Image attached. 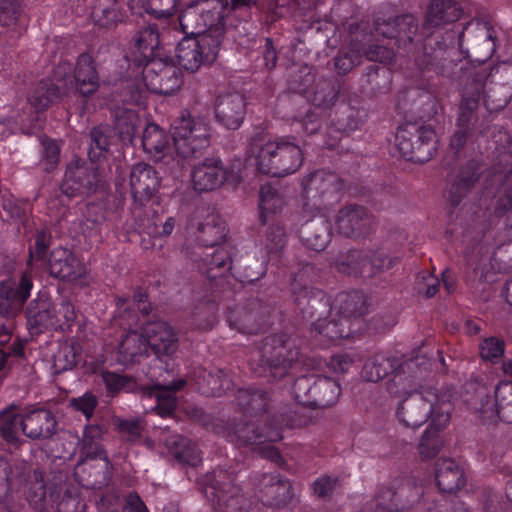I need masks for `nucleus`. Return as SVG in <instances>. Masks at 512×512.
<instances>
[{
    "label": "nucleus",
    "mask_w": 512,
    "mask_h": 512,
    "mask_svg": "<svg viewBox=\"0 0 512 512\" xmlns=\"http://www.w3.org/2000/svg\"><path fill=\"white\" fill-rule=\"evenodd\" d=\"M71 72L72 64L68 61H61L53 72L54 80L58 83L51 80H42L38 83L29 98L36 111L46 110L51 103L63 96L67 79H70L75 94L83 98L94 94L98 90V73L94 60L88 53H82L78 56L72 77Z\"/></svg>",
    "instance_id": "nucleus-11"
},
{
    "label": "nucleus",
    "mask_w": 512,
    "mask_h": 512,
    "mask_svg": "<svg viewBox=\"0 0 512 512\" xmlns=\"http://www.w3.org/2000/svg\"><path fill=\"white\" fill-rule=\"evenodd\" d=\"M171 137L177 156L182 159L197 158L210 146L209 119L184 111L171 125Z\"/></svg>",
    "instance_id": "nucleus-17"
},
{
    "label": "nucleus",
    "mask_w": 512,
    "mask_h": 512,
    "mask_svg": "<svg viewBox=\"0 0 512 512\" xmlns=\"http://www.w3.org/2000/svg\"><path fill=\"white\" fill-rule=\"evenodd\" d=\"M108 106L114 119L113 133L122 142H130L137 130L139 116L132 106L145 104L146 92L137 80H125L113 72L107 80Z\"/></svg>",
    "instance_id": "nucleus-12"
},
{
    "label": "nucleus",
    "mask_w": 512,
    "mask_h": 512,
    "mask_svg": "<svg viewBox=\"0 0 512 512\" xmlns=\"http://www.w3.org/2000/svg\"><path fill=\"white\" fill-rule=\"evenodd\" d=\"M505 347L504 340L495 336L485 337L479 343L480 356L484 361L496 364L502 359Z\"/></svg>",
    "instance_id": "nucleus-59"
},
{
    "label": "nucleus",
    "mask_w": 512,
    "mask_h": 512,
    "mask_svg": "<svg viewBox=\"0 0 512 512\" xmlns=\"http://www.w3.org/2000/svg\"><path fill=\"white\" fill-rule=\"evenodd\" d=\"M461 15L462 8L457 2L431 0L421 25L412 14L383 21L377 18L373 24H351L350 43L341 47L333 59L335 71L348 74L363 56L381 64L407 57L415 67L412 77L416 78L418 89L430 100L437 87L435 79L456 74L455 33H442L441 27L457 21Z\"/></svg>",
    "instance_id": "nucleus-1"
},
{
    "label": "nucleus",
    "mask_w": 512,
    "mask_h": 512,
    "mask_svg": "<svg viewBox=\"0 0 512 512\" xmlns=\"http://www.w3.org/2000/svg\"><path fill=\"white\" fill-rule=\"evenodd\" d=\"M99 428L97 426H87L84 430V437L80 447V459L74 468L73 476L75 480L85 488H96V483L90 480H85L80 476L83 466L92 460H103L106 464L109 463L106 451L102 445L94 440V436L98 434Z\"/></svg>",
    "instance_id": "nucleus-35"
},
{
    "label": "nucleus",
    "mask_w": 512,
    "mask_h": 512,
    "mask_svg": "<svg viewBox=\"0 0 512 512\" xmlns=\"http://www.w3.org/2000/svg\"><path fill=\"white\" fill-rule=\"evenodd\" d=\"M201 15V24L208 36L217 37L222 43L225 32V17L228 3L224 0H198Z\"/></svg>",
    "instance_id": "nucleus-40"
},
{
    "label": "nucleus",
    "mask_w": 512,
    "mask_h": 512,
    "mask_svg": "<svg viewBox=\"0 0 512 512\" xmlns=\"http://www.w3.org/2000/svg\"><path fill=\"white\" fill-rule=\"evenodd\" d=\"M116 306L128 317V330L118 347V361L123 365L135 363L148 349L158 358L177 350L178 337L173 327L164 320L149 319L152 308L145 289L136 288L132 297H118Z\"/></svg>",
    "instance_id": "nucleus-6"
},
{
    "label": "nucleus",
    "mask_w": 512,
    "mask_h": 512,
    "mask_svg": "<svg viewBox=\"0 0 512 512\" xmlns=\"http://www.w3.org/2000/svg\"><path fill=\"white\" fill-rule=\"evenodd\" d=\"M48 267L51 276L68 282H77L86 275L83 262L72 251L63 247L51 251Z\"/></svg>",
    "instance_id": "nucleus-32"
},
{
    "label": "nucleus",
    "mask_w": 512,
    "mask_h": 512,
    "mask_svg": "<svg viewBox=\"0 0 512 512\" xmlns=\"http://www.w3.org/2000/svg\"><path fill=\"white\" fill-rule=\"evenodd\" d=\"M144 151L156 162L170 157L171 147L166 133L154 123L147 124L142 136Z\"/></svg>",
    "instance_id": "nucleus-51"
},
{
    "label": "nucleus",
    "mask_w": 512,
    "mask_h": 512,
    "mask_svg": "<svg viewBox=\"0 0 512 512\" xmlns=\"http://www.w3.org/2000/svg\"><path fill=\"white\" fill-rule=\"evenodd\" d=\"M115 140L113 129L108 125H98L90 131L88 157L91 163H97L105 158L109 147Z\"/></svg>",
    "instance_id": "nucleus-55"
},
{
    "label": "nucleus",
    "mask_w": 512,
    "mask_h": 512,
    "mask_svg": "<svg viewBox=\"0 0 512 512\" xmlns=\"http://www.w3.org/2000/svg\"><path fill=\"white\" fill-rule=\"evenodd\" d=\"M286 245L285 229L282 225L272 224L266 232L264 245L265 258L270 267L284 270L287 264L284 261V248ZM285 273V271H283Z\"/></svg>",
    "instance_id": "nucleus-50"
},
{
    "label": "nucleus",
    "mask_w": 512,
    "mask_h": 512,
    "mask_svg": "<svg viewBox=\"0 0 512 512\" xmlns=\"http://www.w3.org/2000/svg\"><path fill=\"white\" fill-rule=\"evenodd\" d=\"M319 278V270L309 262H299L297 271L292 272L291 293L301 312L313 314L317 310L315 303H324V306L329 307L330 312H335L336 316L345 317L350 325L364 332L366 326L362 318L368 312L365 294L360 290L343 291L338 293L331 302L323 290L314 286Z\"/></svg>",
    "instance_id": "nucleus-9"
},
{
    "label": "nucleus",
    "mask_w": 512,
    "mask_h": 512,
    "mask_svg": "<svg viewBox=\"0 0 512 512\" xmlns=\"http://www.w3.org/2000/svg\"><path fill=\"white\" fill-rule=\"evenodd\" d=\"M247 102L240 93L217 96L214 103L215 121L227 130H238L246 117Z\"/></svg>",
    "instance_id": "nucleus-31"
},
{
    "label": "nucleus",
    "mask_w": 512,
    "mask_h": 512,
    "mask_svg": "<svg viewBox=\"0 0 512 512\" xmlns=\"http://www.w3.org/2000/svg\"><path fill=\"white\" fill-rule=\"evenodd\" d=\"M225 225L213 218L200 223L196 233L197 248L189 253L193 268L200 273V289L193 290L197 302L194 317L203 315L197 324L200 330H210L216 322V313L222 300L230 295L226 275L232 267V252L227 243Z\"/></svg>",
    "instance_id": "nucleus-4"
},
{
    "label": "nucleus",
    "mask_w": 512,
    "mask_h": 512,
    "mask_svg": "<svg viewBox=\"0 0 512 512\" xmlns=\"http://www.w3.org/2000/svg\"><path fill=\"white\" fill-rule=\"evenodd\" d=\"M283 196L279 191L270 184H264L259 191V220L262 225L268 222L277 214L284 206Z\"/></svg>",
    "instance_id": "nucleus-54"
},
{
    "label": "nucleus",
    "mask_w": 512,
    "mask_h": 512,
    "mask_svg": "<svg viewBox=\"0 0 512 512\" xmlns=\"http://www.w3.org/2000/svg\"><path fill=\"white\" fill-rule=\"evenodd\" d=\"M254 497L264 506L284 508L293 498L290 481L279 473H258L250 476Z\"/></svg>",
    "instance_id": "nucleus-25"
},
{
    "label": "nucleus",
    "mask_w": 512,
    "mask_h": 512,
    "mask_svg": "<svg viewBox=\"0 0 512 512\" xmlns=\"http://www.w3.org/2000/svg\"><path fill=\"white\" fill-rule=\"evenodd\" d=\"M399 261V256L390 255L383 249H352L338 256L335 267L338 272L348 276L370 278L378 272L393 268Z\"/></svg>",
    "instance_id": "nucleus-20"
},
{
    "label": "nucleus",
    "mask_w": 512,
    "mask_h": 512,
    "mask_svg": "<svg viewBox=\"0 0 512 512\" xmlns=\"http://www.w3.org/2000/svg\"><path fill=\"white\" fill-rule=\"evenodd\" d=\"M235 399L242 416L223 427L222 436L238 448H249L281 465L283 458L272 443L283 438L285 429L305 427L312 421L310 413L305 410L306 406L299 404L279 415H271L268 411L269 395L258 387L238 389Z\"/></svg>",
    "instance_id": "nucleus-3"
},
{
    "label": "nucleus",
    "mask_w": 512,
    "mask_h": 512,
    "mask_svg": "<svg viewBox=\"0 0 512 512\" xmlns=\"http://www.w3.org/2000/svg\"><path fill=\"white\" fill-rule=\"evenodd\" d=\"M21 4L22 0H0V26L11 27L17 24Z\"/></svg>",
    "instance_id": "nucleus-64"
},
{
    "label": "nucleus",
    "mask_w": 512,
    "mask_h": 512,
    "mask_svg": "<svg viewBox=\"0 0 512 512\" xmlns=\"http://www.w3.org/2000/svg\"><path fill=\"white\" fill-rule=\"evenodd\" d=\"M240 473L238 465L219 466L198 479L201 492L215 512H248V500L237 484Z\"/></svg>",
    "instance_id": "nucleus-14"
},
{
    "label": "nucleus",
    "mask_w": 512,
    "mask_h": 512,
    "mask_svg": "<svg viewBox=\"0 0 512 512\" xmlns=\"http://www.w3.org/2000/svg\"><path fill=\"white\" fill-rule=\"evenodd\" d=\"M449 421L450 412L448 411H441L430 421L418 446L419 453L424 459H431L438 455L443 445L440 432L447 426Z\"/></svg>",
    "instance_id": "nucleus-44"
},
{
    "label": "nucleus",
    "mask_w": 512,
    "mask_h": 512,
    "mask_svg": "<svg viewBox=\"0 0 512 512\" xmlns=\"http://www.w3.org/2000/svg\"><path fill=\"white\" fill-rule=\"evenodd\" d=\"M120 2L127 0H92L90 16L94 24L100 28H111L122 23L127 17Z\"/></svg>",
    "instance_id": "nucleus-46"
},
{
    "label": "nucleus",
    "mask_w": 512,
    "mask_h": 512,
    "mask_svg": "<svg viewBox=\"0 0 512 512\" xmlns=\"http://www.w3.org/2000/svg\"><path fill=\"white\" fill-rule=\"evenodd\" d=\"M306 216V214H304ZM309 214H307L308 216ZM299 230V236L304 245L314 251H322L331 240L332 226L324 212L310 214Z\"/></svg>",
    "instance_id": "nucleus-37"
},
{
    "label": "nucleus",
    "mask_w": 512,
    "mask_h": 512,
    "mask_svg": "<svg viewBox=\"0 0 512 512\" xmlns=\"http://www.w3.org/2000/svg\"><path fill=\"white\" fill-rule=\"evenodd\" d=\"M22 427V413H19L15 406L0 411V437L7 445L14 448L21 446Z\"/></svg>",
    "instance_id": "nucleus-52"
},
{
    "label": "nucleus",
    "mask_w": 512,
    "mask_h": 512,
    "mask_svg": "<svg viewBox=\"0 0 512 512\" xmlns=\"http://www.w3.org/2000/svg\"><path fill=\"white\" fill-rule=\"evenodd\" d=\"M135 227L143 233L153 235L155 237H168L172 234L176 226V219L173 216L166 218L164 223L159 226V214L157 210L149 207L145 211L137 210L133 212Z\"/></svg>",
    "instance_id": "nucleus-49"
},
{
    "label": "nucleus",
    "mask_w": 512,
    "mask_h": 512,
    "mask_svg": "<svg viewBox=\"0 0 512 512\" xmlns=\"http://www.w3.org/2000/svg\"><path fill=\"white\" fill-rule=\"evenodd\" d=\"M25 465L13 467L0 457V504L10 492L22 490L26 500L39 512H85L78 488L68 483L69 472L52 471L46 477L34 470L26 476Z\"/></svg>",
    "instance_id": "nucleus-5"
},
{
    "label": "nucleus",
    "mask_w": 512,
    "mask_h": 512,
    "mask_svg": "<svg viewBox=\"0 0 512 512\" xmlns=\"http://www.w3.org/2000/svg\"><path fill=\"white\" fill-rule=\"evenodd\" d=\"M53 318L55 319V330H64L70 327L76 319L74 306L67 300L52 304Z\"/></svg>",
    "instance_id": "nucleus-61"
},
{
    "label": "nucleus",
    "mask_w": 512,
    "mask_h": 512,
    "mask_svg": "<svg viewBox=\"0 0 512 512\" xmlns=\"http://www.w3.org/2000/svg\"><path fill=\"white\" fill-rule=\"evenodd\" d=\"M98 403V398L92 392L87 391L81 396L69 399L68 407L74 412L81 413L89 421L93 417Z\"/></svg>",
    "instance_id": "nucleus-60"
},
{
    "label": "nucleus",
    "mask_w": 512,
    "mask_h": 512,
    "mask_svg": "<svg viewBox=\"0 0 512 512\" xmlns=\"http://www.w3.org/2000/svg\"><path fill=\"white\" fill-rule=\"evenodd\" d=\"M186 384V379L178 378L167 385H154L149 390L148 395L150 398L155 399V406L152 408L155 414L162 418L173 416L178 404V399L175 394L183 389Z\"/></svg>",
    "instance_id": "nucleus-41"
},
{
    "label": "nucleus",
    "mask_w": 512,
    "mask_h": 512,
    "mask_svg": "<svg viewBox=\"0 0 512 512\" xmlns=\"http://www.w3.org/2000/svg\"><path fill=\"white\" fill-rule=\"evenodd\" d=\"M360 123L358 111L348 104L339 105L335 117L326 127L327 139L324 145L328 149H334L344 135L359 129Z\"/></svg>",
    "instance_id": "nucleus-36"
},
{
    "label": "nucleus",
    "mask_w": 512,
    "mask_h": 512,
    "mask_svg": "<svg viewBox=\"0 0 512 512\" xmlns=\"http://www.w3.org/2000/svg\"><path fill=\"white\" fill-rule=\"evenodd\" d=\"M270 307L254 298L235 307H228L226 321L229 327L242 334H258L269 325Z\"/></svg>",
    "instance_id": "nucleus-24"
},
{
    "label": "nucleus",
    "mask_w": 512,
    "mask_h": 512,
    "mask_svg": "<svg viewBox=\"0 0 512 512\" xmlns=\"http://www.w3.org/2000/svg\"><path fill=\"white\" fill-rule=\"evenodd\" d=\"M487 69L488 73H491L487 78L486 84L484 86V95L490 94L493 98H501L505 94V90H501L498 88L499 85H512V64L503 63L496 67H491L490 65H484L480 68H466L460 67L461 75L460 81L462 85L468 82V73L471 70H482ZM471 82V79L469 80Z\"/></svg>",
    "instance_id": "nucleus-43"
},
{
    "label": "nucleus",
    "mask_w": 512,
    "mask_h": 512,
    "mask_svg": "<svg viewBox=\"0 0 512 512\" xmlns=\"http://www.w3.org/2000/svg\"><path fill=\"white\" fill-rule=\"evenodd\" d=\"M163 38L157 24L140 29L129 51L116 62L114 73L125 80H137L146 93L172 95L178 91L183 84L181 69L172 61L155 58Z\"/></svg>",
    "instance_id": "nucleus-7"
},
{
    "label": "nucleus",
    "mask_w": 512,
    "mask_h": 512,
    "mask_svg": "<svg viewBox=\"0 0 512 512\" xmlns=\"http://www.w3.org/2000/svg\"><path fill=\"white\" fill-rule=\"evenodd\" d=\"M491 73L487 69L471 70L468 73V80L462 87V98L458 108L456 119V130L451 136L450 147L458 154L469 140L484 135L487 124L484 120L479 121L477 111L480 100L488 110H500L506 107L512 100V85H499L498 88L505 90L501 98H493L489 93L484 95V86Z\"/></svg>",
    "instance_id": "nucleus-10"
},
{
    "label": "nucleus",
    "mask_w": 512,
    "mask_h": 512,
    "mask_svg": "<svg viewBox=\"0 0 512 512\" xmlns=\"http://www.w3.org/2000/svg\"><path fill=\"white\" fill-rule=\"evenodd\" d=\"M251 150L255 153L257 170L272 177H284L295 173L304 160L300 146L288 137H279L259 147L252 145Z\"/></svg>",
    "instance_id": "nucleus-15"
},
{
    "label": "nucleus",
    "mask_w": 512,
    "mask_h": 512,
    "mask_svg": "<svg viewBox=\"0 0 512 512\" xmlns=\"http://www.w3.org/2000/svg\"><path fill=\"white\" fill-rule=\"evenodd\" d=\"M483 174V166L477 160H469L447 184L444 197L451 208L458 207L473 190Z\"/></svg>",
    "instance_id": "nucleus-29"
},
{
    "label": "nucleus",
    "mask_w": 512,
    "mask_h": 512,
    "mask_svg": "<svg viewBox=\"0 0 512 512\" xmlns=\"http://www.w3.org/2000/svg\"><path fill=\"white\" fill-rule=\"evenodd\" d=\"M160 176L156 169L146 163L135 164L130 172V188L132 195L131 214L137 210L145 211L147 203L160 187Z\"/></svg>",
    "instance_id": "nucleus-28"
},
{
    "label": "nucleus",
    "mask_w": 512,
    "mask_h": 512,
    "mask_svg": "<svg viewBox=\"0 0 512 512\" xmlns=\"http://www.w3.org/2000/svg\"><path fill=\"white\" fill-rule=\"evenodd\" d=\"M424 362H419V358H410L406 361H400L385 353H376L369 357L362 368V377L369 382H378L391 374L387 382V391L389 394H399L407 391L408 384L404 382L413 377L416 372L421 371Z\"/></svg>",
    "instance_id": "nucleus-16"
},
{
    "label": "nucleus",
    "mask_w": 512,
    "mask_h": 512,
    "mask_svg": "<svg viewBox=\"0 0 512 512\" xmlns=\"http://www.w3.org/2000/svg\"><path fill=\"white\" fill-rule=\"evenodd\" d=\"M50 244V232L45 229L38 230L34 236V245L29 248V261L46 262Z\"/></svg>",
    "instance_id": "nucleus-63"
},
{
    "label": "nucleus",
    "mask_w": 512,
    "mask_h": 512,
    "mask_svg": "<svg viewBox=\"0 0 512 512\" xmlns=\"http://www.w3.org/2000/svg\"><path fill=\"white\" fill-rule=\"evenodd\" d=\"M168 26L169 32H173L175 37L178 34H181L182 37H199L200 35H208L201 24L198 0L186 7L177 20L173 17L168 23Z\"/></svg>",
    "instance_id": "nucleus-47"
},
{
    "label": "nucleus",
    "mask_w": 512,
    "mask_h": 512,
    "mask_svg": "<svg viewBox=\"0 0 512 512\" xmlns=\"http://www.w3.org/2000/svg\"><path fill=\"white\" fill-rule=\"evenodd\" d=\"M101 378L109 397H115L121 391L130 389L131 378L128 376L105 370L101 373Z\"/></svg>",
    "instance_id": "nucleus-62"
},
{
    "label": "nucleus",
    "mask_w": 512,
    "mask_h": 512,
    "mask_svg": "<svg viewBox=\"0 0 512 512\" xmlns=\"http://www.w3.org/2000/svg\"><path fill=\"white\" fill-rule=\"evenodd\" d=\"M311 332L315 337L320 336L326 346L338 340L356 338L363 333L350 325L345 317L336 316L335 312H330L329 318L318 319L313 323Z\"/></svg>",
    "instance_id": "nucleus-34"
},
{
    "label": "nucleus",
    "mask_w": 512,
    "mask_h": 512,
    "mask_svg": "<svg viewBox=\"0 0 512 512\" xmlns=\"http://www.w3.org/2000/svg\"><path fill=\"white\" fill-rule=\"evenodd\" d=\"M340 92V84L333 78H319L314 83L306 100L312 104L305 115L298 121L302 131L307 135H314L322 128L321 114L331 110L335 105Z\"/></svg>",
    "instance_id": "nucleus-22"
},
{
    "label": "nucleus",
    "mask_w": 512,
    "mask_h": 512,
    "mask_svg": "<svg viewBox=\"0 0 512 512\" xmlns=\"http://www.w3.org/2000/svg\"><path fill=\"white\" fill-rule=\"evenodd\" d=\"M167 447L171 456L179 463L195 467L201 462L197 446L187 437L171 436L167 439Z\"/></svg>",
    "instance_id": "nucleus-53"
},
{
    "label": "nucleus",
    "mask_w": 512,
    "mask_h": 512,
    "mask_svg": "<svg viewBox=\"0 0 512 512\" xmlns=\"http://www.w3.org/2000/svg\"><path fill=\"white\" fill-rule=\"evenodd\" d=\"M395 141L400 155L414 163L428 162L437 151L436 132L429 125H401L395 135Z\"/></svg>",
    "instance_id": "nucleus-19"
},
{
    "label": "nucleus",
    "mask_w": 512,
    "mask_h": 512,
    "mask_svg": "<svg viewBox=\"0 0 512 512\" xmlns=\"http://www.w3.org/2000/svg\"><path fill=\"white\" fill-rule=\"evenodd\" d=\"M373 218L369 210L357 204L342 207L336 217L338 232L349 238L366 237L372 231Z\"/></svg>",
    "instance_id": "nucleus-30"
},
{
    "label": "nucleus",
    "mask_w": 512,
    "mask_h": 512,
    "mask_svg": "<svg viewBox=\"0 0 512 512\" xmlns=\"http://www.w3.org/2000/svg\"><path fill=\"white\" fill-rule=\"evenodd\" d=\"M315 82L316 74L314 68L305 64L290 73L287 86L290 92L306 98Z\"/></svg>",
    "instance_id": "nucleus-56"
},
{
    "label": "nucleus",
    "mask_w": 512,
    "mask_h": 512,
    "mask_svg": "<svg viewBox=\"0 0 512 512\" xmlns=\"http://www.w3.org/2000/svg\"><path fill=\"white\" fill-rule=\"evenodd\" d=\"M24 357V343L16 337L11 342L0 340V373L10 369L14 361Z\"/></svg>",
    "instance_id": "nucleus-58"
},
{
    "label": "nucleus",
    "mask_w": 512,
    "mask_h": 512,
    "mask_svg": "<svg viewBox=\"0 0 512 512\" xmlns=\"http://www.w3.org/2000/svg\"><path fill=\"white\" fill-rule=\"evenodd\" d=\"M418 372L409 378L404 384L410 382L407 391L394 396H404L396 410V416L400 423L406 428L417 429L425 424L429 419L432 421L441 411L450 412V395L439 394L433 387H420L416 390V379Z\"/></svg>",
    "instance_id": "nucleus-13"
},
{
    "label": "nucleus",
    "mask_w": 512,
    "mask_h": 512,
    "mask_svg": "<svg viewBox=\"0 0 512 512\" xmlns=\"http://www.w3.org/2000/svg\"><path fill=\"white\" fill-rule=\"evenodd\" d=\"M33 288L32 275L22 272L0 281V314L14 317L23 308Z\"/></svg>",
    "instance_id": "nucleus-27"
},
{
    "label": "nucleus",
    "mask_w": 512,
    "mask_h": 512,
    "mask_svg": "<svg viewBox=\"0 0 512 512\" xmlns=\"http://www.w3.org/2000/svg\"><path fill=\"white\" fill-rule=\"evenodd\" d=\"M434 477L440 493L432 499L427 512H468L464 502L444 495L456 493L466 485L463 467L454 459H439L435 463ZM421 499H424L423 489L410 479L394 480L378 491L371 508L375 507V512H398L411 508Z\"/></svg>",
    "instance_id": "nucleus-8"
},
{
    "label": "nucleus",
    "mask_w": 512,
    "mask_h": 512,
    "mask_svg": "<svg viewBox=\"0 0 512 512\" xmlns=\"http://www.w3.org/2000/svg\"><path fill=\"white\" fill-rule=\"evenodd\" d=\"M479 409L483 414L490 412L489 417L497 416L503 422L512 423V383L497 385L494 397L485 395Z\"/></svg>",
    "instance_id": "nucleus-42"
},
{
    "label": "nucleus",
    "mask_w": 512,
    "mask_h": 512,
    "mask_svg": "<svg viewBox=\"0 0 512 512\" xmlns=\"http://www.w3.org/2000/svg\"><path fill=\"white\" fill-rule=\"evenodd\" d=\"M483 237L496 246L512 242V167L496 191L491 223Z\"/></svg>",
    "instance_id": "nucleus-21"
},
{
    "label": "nucleus",
    "mask_w": 512,
    "mask_h": 512,
    "mask_svg": "<svg viewBox=\"0 0 512 512\" xmlns=\"http://www.w3.org/2000/svg\"><path fill=\"white\" fill-rule=\"evenodd\" d=\"M81 360L80 349L75 344H63L53 358L56 373L72 370Z\"/></svg>",
    "instance_id": "nucleus-57"
},
{
    "label": "nucleus",
    "mask_w": 512,
    "mask_h": 512,
    "mask_svg": "<svg viewBox=\"0 0 512 512\" xmlns=\"http://www.w3.org/2000/svg\"><path fill=\"white\" fill-rule=\"evenodd\" d=\"M344 186L334 172L316 170L309 174L302 180L303 214L325 213L340 200Z\"/></svg>",
    "instance_id": "nucleus-18"
},
{
    "label": "nucleus",
    "mask_w": 512,
    "mask_h": 512,
    "mask_svg": "<svg viewBox=\"0 0 512 512\" xmlns=\"http://www.w3.org/2000/svg\"><path fill=\"white\" fill-rule=\"evenodd\" d=\"M194 381L200 394L208 397H220L234 387V383L224 369L198 368L194 371Z\"/></svg>",
    "instance_id": "nucleus-39"
},
{
    "label": "nucleus",
    "mask_w": 512,
    "mask_h": 512,
    "mask_svg": "<svg viewBox=\"0 0 512 512\" xmlns=\"http://www.w3.org/2000/svg\"><path fill=\"white\" fill-rule=\"evenodd\" d=\"M180 0H127L132 14H148L162 23H169L174 17Z\"/></svg>",
    "instance_id": "nucleus-45"
},
{
    "label": "nucleus",
    "mask_w": 512,
    "mask_h": 512,
    "mask_svg": "<svg viewBox=\"0 0 512 512\" xmlns=\"http://www.w3.org/2000/svg\"><path fill=\"white\" fill-rule=\"evenodd\" d=\"M60 188L68 197L88 196L106 191L107 184L96 168L86 163H70Z\"/></svg>",
    "instance_id": "nucleus-26"
},
{
    "label": "nucleus",
    "mask_w": 512,
    "mask_h": 512,
    "mask_svg": "<svg viewBox=\"0 0 512 512\" xmlns=\"http://www.w3.org/2000/svg\"><path fill=\"white\" fill-rule=\"evenodd\" d=\"M255 348V355L248 361L254 376L268 381L293 379L294 398L303 406L326 408L337 402L341 394L337 380L313 373L296 376L298 370L306 365L305 355L296 338L286 333L270 334Z\"/></svg>",
    "instance_id": "nucleus-2"
},
{
    "label": "nucleus",
    "mask_w": 512,
    "mask_h": 512,
    "mask_svg": "<svg viewBox=\"0 0 512 512\" xmlns=\"http://www.w3.org/2000/svg\"><path fill=\"white\" fill-rule=\"evenodd\" d=\"M52 303L48 299H35L30 302L26 311L28 330L31 335H38L46 330H55V319Z\"/></svg>",
    "instance_id": "nucleus-48"
},
{
    "label": "nucleus",
    "mask_w": 512,
    "mask_h": 512,
    "mask_svg": "<svg viewBox=\"0 0 512 512\" xmlns=\"http://www.w3.org/2000/svg\"><path fill=\"white\" fill-rule=\"evenodd\" d=\"M193 188L198 192H209L220 187L228 173L218 157H208L195 165L191 171Z\"/></svg>",
    "instance_id": "nucleus-33"
},
{
    "label": "nucleus",
    "mask_w": 512,
    "mask_h": 512,
    "mask_svg": "<svg viewBox=\"0 0 512 512\" xmlns=\"http://www.w3.org/2000/svg\"><path fill=\"white\" fill-rule=\"evenodd\" d=\"M220 40L208 35L182 37L176 48L178 64L189 72H196L202 66L212 64L220 50Z\"/></svg>",
    "instance_id": "nucleus-23"
},
{
    "label": "nucleus",
    "mask_w": 512,
    "mask_h": 512,
    "mask_svg": "<svg viewBox=\"0 0 512 512\" xmlns=\"http://www.w3.org/2000/svg\"><path fill=\"white\" fill-rule=\"evenodd\" d=\"M22 433L32 440L48 439L56 433L57 420L48 409L36 408L22 413Z\"/></svg>",
    "instance_id": "nucleus-38"
}]
</instances>
